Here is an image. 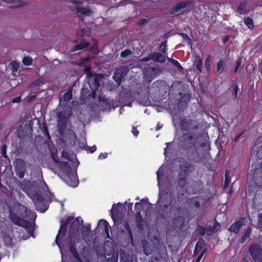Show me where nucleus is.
I'll return each mask as SVG.
<instances>
[{
    "mask_svg": "<svg viewBox=\"0 0 262 262\" xmlns=\"http://www.w3.org/2000/svg\"><path fill=\"white\" fill-rule=\"evenodd\" d=\"M190 3L188 1H182L178 3L171 10V14H174L180 11L181 9L186 8Z\"/></svg>",
    "mask_w": 262,
    "mask_h": 262,
    "instance_id": "13",
    "label": "nucleus"
},
{
    "mask_svg": "<svg viewBox=\"0 0 262 262\" xmlns=\"http://www.w3.org/2000/svg\"><path fill=\"white\" fill-rule=\"evenodd\" d=\"M66 181L70 186L75 187L78 185V180L77 177L73 171L67 174Z\"/></svg>",
    "mask_w": 262,
    "mask_h": 262,
    "instance_id": "9",
    "label": "nucleus"
},
{
    "mask_svg": "<svg viewBox=\"0 0 262 262\" xmlns=\"http://www.w3.org/2000/svg\"><path fill=\"white\" fill-rule=\"evenodd\" d=\"M253 262H262V250L257 244L252 245L249 248Z\"/></svg>",
    "mask_w": 262,
    "mask_h": 262,
    "instance_id": "5",
    "label": "nucleus"
},
{
    "mask_svg": "<svg viewBox=\"0 0 262 262\" xmlns=\"http://www.w3.org/2000/svg\"><path fill=\"white\" fill-rule=\"evenodd\" d=\"M241 62L239 60H238L236 63V66L235 69V72H236V71L237 70L238 68L241 66Z\"/></svg>",
    "mask_w": 262,
    "mask_h": 262,
    "instance_id": "55",
    "label": "nucleus"
},
{
    "mask_svg": "<svg viewBox=\"0 0 262 262\" xmlns=\"http://www.w3.org/2000/svg\"><path fill=\"white\" fill-rule=\"evenodd\" d=\"M238 91V88L237 85H235L234 88L233 95L235 98H236Z\"/></svg>",
    "mask_w": 262,
    "mask_h": 262,
    "instance_id": "50",
    "label": "nucleus"
},
{
    "mask_svg": "<svg viewBox=\"0 0 262 262\" xmlns=\"http://www.w3.org/2000/svg\"><path fill=\"white\" fill-rule=\"evenodd\" d=\"M16 174L19 178H23L26 171L27 163L22 159H16L13 162Z\"/></svg>",
    "mask_w": 262,
    "mask_h": 262,
    "instance_id": "1",
    "label": "nucleus"
},
{
    "mask_svg": "<svg viewBox=\"0 0 262 262\" xmlns=\"http://www.w3.org/2000/svg\"><path fill=\"white\" fill-rule=\"evenodd\" d=\"M72 114V111L71 108L68 110H64L61 111L57 114L58 120L63 122H65L69 118Z\"/></svg>",
    "mask_w": 262,
    "mask_h": 262,
    "instance_id": "12",
    "label": "nucleus"
},
{
    "mask_svg": "<svg viewBox=\"0 0 262 262\" xmlns=\"http://www.w3.org/2000/svg\"><path fill=\"white\" fill-rule=\"evenodd\" d=\"M245 219L241 218L234 224L232 225L229 228V230L230 232H234L235 233H238L240 230L241 227L245 224Z\"/></svg>",
    "mask_w": 262,
    "mask_h": 262,
    "instance_id": "11",
    "label": "nucleus"
},
{
    "mask_svg": "<svg viewBox=\"0 0 262 262\" xmlns=\"http://www.w3.org/2000/svg\"><path fill=\"white\" fill-rule=\"evenodd\" d=\"M194 170V167L189 163H185L181 167V176H186Z\"/></svg>",
    "mask_w": 262,
    "mask_h": 262,
    "instance_id": "15",
    "label": "nucleus"
},
{
    "mask_svg": "<svg viewBox=\"0 0 262 262\" xmlns=\"http://www.w3.org/2000/svg\"><path fill=\"white\" fill-rule=\"evenodd\" d=\"M184 222V217L182 216H179L177 217H175L172 221L173 225L177 227H180L182 226Z\"/></svg>",
    "mask_w": 262,
    "mask_h": 262,
    "instance_id": "22",
    "label": "nucleus"
},
{
    "mask_svg": "<svg viewBox=\"0 0 262 262\" xmlns=\"http://www.w3.org/2000/svg\"><path fill=\"white\" fill-rule=\"evenodd\" d=\"M6 149L7 146L6 145H3L1 148L2 154L4 157H6Z\"/></svg>",
    "mask_w": 262,
    "mask_h": 262,
    "instance_id": "43",
    "label": "nucleus"
},
{
    "mask_svg": "<svg viewBox=\"0 0 262 262\" xmlns=\"http://www.w3.org/2000/svg\"><path fill=\"white\" fill-rule=\"evenodd\" d=\"M96 150V147L95 146H93L91 147L90 151L91 152H93Z\"/></svg>",
    "mask_w": 262,
    "mask_h": 262,
    "instance_id": "57",
    "label": "nucleus"
},
{
    "mask_svg": "<svg viewBox=\"0 0 262 262\" xmlns=\"http://www.w3.org/2000/svg\"><path fill=\"white\" fill-rule=\"evenodd\" d=\"M244 22L249 29L251 30L254 28V22L251 18L249 17L244 18Z\"/></svg>",
    "mask_w": 262,
    "mask_h": 262,
    "instance_id": "25",
    "label": "nucleus"
},
{
    "mask_svg": "<svg viewBox=\"0 0 262 262\" xmlns=\"http://www.w3.org/2000/svg\"><path fill=\"white\" fill-rule=\"evenodd\" d=\"M196 69L201 72L203 69V62L201 60L199 59L196 65Z\"/></svg>",
    "mask_w": 262,
    "mask_h": 262,
    "instance_id": "38",
    "label": "nucleus"
},
{
    "mask_svg": "<svg viewBox=\"0 0 262 262\" xmlns=\"http://www.w3.org/2000/svg\"><path fill=\"white\" fill-rule=\"evenodd\" d=\"M208 60H206L205 61V64L206 66H207L208 65Z\"/></svg>",
    "mask_w": 262,
    "mask_h": 262,
    "instance_id": "64",
    "label": "nucleus"
},
{
    "mask_svg": "<svg viewBox=\"0 0 262 262\" xmlns=\"http://www.w3.org/2000/svg\"><path fill=\"white\" fill-rule=\"evenodd\" d=\"M153 60L160 63H164L166 61V59H167V55L164 53L160 52H155L152 54Z\"/></svg>",
    "mask_w": 262,
    "mask_h": 262,
    "instance_id": "16",
    "label": "nucleus"
},
{
    "mask_svg": "<svg viewBox=\"0 0 262 262\" xmlns=\"http://www.w3.org/2000/svg\"><path fill=\"white\" fill-rule=\"evenodd\" d=\"M147 22V19L146 18H143V19H141L140 21H139V25H143L145 23H146Z\"/></svg>",
    "mask_w": 262,
    "mask_h": 262,
    "instance_id": "54",
    "label": "nucleus"
},
{
    "mask_svg": "<svg viewBox=\"0 0 262 262\" xmlns=\"http://www.w3.org/2000/svg\"><path fill=\"white\" fill-rule=\"evenodd\" d=\"M33 200H34V204L36 207L39 205L40 203L43 202V198L41 195H34Z\"/></svg>",
    "mask_w": 262,
    "mask_h": 262,
    "instance_id": "27",
    "label": "nucleus"
},
{
    "mask_svg": "<svg viewBox=\"0 0 262 262\" xmlns=\"http://www.w3.org/2000/svg\"><path fill=\"white\" fill-rule=\"evenodd\" d=\"M9 215L11 221L15 225L28 228L31 224L30 222L15 215L12 211H10Z\"/></svg>",
    "mask_w": 262,
    "mask_h": 262,
    "instance_id": "6",
    "label": "nucleus"
},
{
    "mask_svg": "<svg viewBox=\"0 0 262 262\" xmlns=\"http://www.w3.org/2000/svg\"><path fill=\"white\" fill-rule=\"evenodd\" d=\"M203 245V241H198L196 244L195 249L194 250V255H196L199 254L201 250Z\"/></svg>",
    "mask_w": 262,
    "mask_h": 262,
    "instance_id": "26",
    "label": "nucleus"
},
{
    "mask_svg": "<svg viewBox=\"0 0 262 262\" xmlns=\"http://www.w3.org/2000/svg\"><path fill=\"white\" fill-rule=\"evenodd\" d=\"M16 207L17 209V214L23 218H27L30 215H31V219H35L36 217L35 212H31L30 210L27 209L25 206L20 204V203H17L15 204Z\"/></svg>",
    "mask_w": 262,
    "mask_h": 262,
    "instance_id": "4",
    "label": "nucleus"
},
{
    "mask_svg": "<svg viewBox=\"0 0 262 262\" xmlns=\"http://www.w3.org/2000/svg\"><path fill=\"white\" fill-rule=\"evenodd\" d=\"M44 83L43 81L41 79H38L35 80H34L33 83L32 85L33 86H39L40 85H42Z\"/></svg>",
    "mask_w": 262,
    "mask_h": 262,
    "instance_id": "37",
    "label": "nucleus"
},
{
    "mask_svg": "<svg viewBox=\"0 0 262 262\" xmlns=\"http://www.w3.org/2000/svg\"><path fill=\"white\" fill-rule=\"evenodd\" d=\"M251 232V230L250 228H248L246 230L243 236L242 237V238L241 239V243L242 244L244 243L249 238Z\"/></svg>",
    "mask_w": 262,
    "mask_h": 262,
    "instance_id": "28",
    "label": "nucleus"
},
{
    "mask_svg": "<svg viewBox=\"0 0 262 262\" xmlns=\"http://www.w3.org/2000/svg\"><path fill=\"white\" fill-rule=\"evenodd\" d=\"M162 204V207L163 210L167 214L171 212L173 210H174L171 205V200L165 201L164 196L160 194V197L158 200Z\"/></svg>",
    "mask_w": 262,
    "mask_h": 262,
    "instance_id": "7",
    "label": "nucleus"
},
{
    "mask_svg": "<svg viewBox=\"0 0 262 262\" xmlns=\"http://www.w3.org/2000/svg\"><path fill=\"white\" fill-rule=\"evenodd\" d=\"M195 206L196 207H198L199 206H200V203L199 202H195Z\"/></svg>",
    "mask_w": 262,
    "mask_h": 262,
    "instance_id": "61",
    "label": "nucleus"
},
{
    "mask_svg": "<svg viewBox=\"0 0 262 262\" xmlns=\"http://www.w3.org/2000/svg\"><path fill=\"white\" fill-rule=\"evenodd\" d=\"M211 225H208L207 227V234L209 235H211L213 232H217L220 228V225L219 223H215L212 227V230H210Z\"/></svg>",
    "mask_w": 262,
    "mask_h": 262,
    "instance_id": "23",
    "label": "nucleus"
},
{
    "mask_svg": "<svg viewBox=\"0 0 262 262\" xmlns=\"http://www.w3.org/2000/svg\"><path fill=\"white\" fill-rule=\"evenodd\" d=\"M180 35L182 36V38L184 39L187 40L188 42H190V39L189 38L188 36L186 34L182 33L180 34Z\"/></svg>",
    "mask_w": 262,
    "mask_h": 262,
    "instance_id": "47",
    "label": "nucleus"
},
{
    "mask_svg": "<svg viewBox=\"0 0 262 262\" xmlns=\"http://www.w3.org/2000/svg\"><path fill=\"white\" fill-rule=\"evenodd\" d=\"M72 97V92L68 91L63 96L61 97L59 99L60 105L64 106L67 105V103L71 99Z\"/></svg>",
    "mask_w": 262,
    "mask_h": 262,
    "instance_id": "14",
    "label": "nucleus"
},
{
    "mask_svg": "<svg viewBox=\"0 0 262 262\" xmlns=\"http://www.w3.org/2000/svg\"><path fill=\"white\" fill-rule=\"evenodd\" d=\"M38 210H39L41 212H44L45 211H46V209H37Z\"/></svg>",
    "mask_w": 262,
    "mask_h": 262,
    "instance_id": "63",
    "label": "nucleus"
},
{
    "mask_svg": "<svg viewBox=\"0 0 262 262\" xmlns=\"http://www.w3.org/2000/svg\"><path fill=\"white\" fill-rule=\"evenodd\" d=\"M73 220V217H68L64 222L61 221L60 224V228L59 230L58 233L56 236L55 243L59 247V249H60L61 253H62V251L61 249V247L60 246V244L59 243V241L62 238L66 232L68 225L69 223H70L72 220Z\"/></svg>",
    "mask_w": 262,
    "mask_h": 262,
    "instance_id": "2",
    "label": "nucleus"
},
{
    "mask_svg": "<svg viewBox=\"0 0 262 262\" xmlns=\"http://www.w3.org/2000/svg\"><path fill=\"white\" fill-rule=\"evenodd\" d=\"M162 168L160 167L159 170L157 172V180L158 181V183L159 184V180H160V176L161 174H162V173L161 172Z\"/></svg>",
    "mask_w": 262,
    "mask_h": 262,
    "instance_id": "49",
    "label": "nucleus"
},
{
    "mask_svg": "<svg viewBox=\"0 0 262 262\" xmlns=\"http://www.w3.org/2000/svg\"><path fill=\"white\" fill-rule=\"evenodd\" d=\"M23 62L26 66H30L32 63V59L29 57H25L23 58Z\"/></svg>",
    "mask_w": 262,
    "mask_h": 262,
    "instance_id": "34",
    "label": "nucleus"
},
{
    "mask_svg": "<svg viewBox=\"0 0 262 262\" xmlns=\"http://www.w3.org/2000/svg\"><path fill=\"white\" fill-rule=\"evenodd\" d=\"M132 133L136 137H137L139 134L138 130H137L135 127H133Z\"/></svg>",
    "mask_w": 262,
    "mask_h": 262,
    "instance_id": "52",
    "label": "nucleus"
},
{
    "mask_svg": "<svg viewBox=\"0 0 262 262\" xmlns=\"http://www.w3.org/2000/svg\"><path fill=\"white\" fill-rule=\"evenodd\" d=\"M142 247H143V249L149 247L148 243L147 241L145 239H143L142 241Z\"/></svg>",
    "mask_w": 262,
    "mask_h": 262,
    "instance_id": "46",
    "label": "nucleus"
},
{
    "mask_svg": "<svg viewBox=\"0 0 262 262\" xmlns=\"http://www.w3.org/2000/svg\"><path fill=\"white\" fill-rule=\"evenodd\" d=\"M167 41L166 40L163 41L160 46V51L164 54L167 55Z\"/></svg>",
    "mask_w": 262,
    "mask_h": 262,
    "instance_id": "29",
    "label": "nucleus"
},
{
    "mask_svg": "<svg viewBox=\"0 0 262 262\" xmlns=\"http://www.w3.org/2000/svg\"><path fill=\"white\" fill-rule=\"evenodd\" d=\"M125 71V69L123 68H118L116 69L115 74L113 75V78L117 81L119 84L122 81L123 78V74Z\"/></svg>",
    "mask_w": 262,
    "mask_h": 262,
    "instance_id": "17",
    "label": "nucleus"
},
{
    "mask_svg": "<svg viewBox=\"0 0 262 262\" xmlns=\"http://www.w3.org/2000/svg\"><path fill=\"white\" fill-rule=\"evenodd\" d=\"M20 100V97H17L13 100V102H18Z\"/></svg>",
    "mask_w": 262,
    "mask_h": 262,
    "instance_id": "58",
    "label": "nucleus"
},
{
    "mask_svg": "<svg viewBox=\"0 0 262 262\" xmlns=\"http://www.w3.org/2000/svg\"><path fill=\"white\" fill-rule=\"evenodd\" d=\"M61 169L64 173H66V176L67 174L72 172L73 171L71 169L70 165L66 162H61L60 164Z\"/></svg>",
    "mask_w": 262,
    "mask_h": 262,
    "instance_id": "20",
    "label": "nucleus"
},
{
    "mask_svg": "<svg viewBox=\"0 0 262 262\" xmlns=\"http://www.w3.org/2000/svg\"><path fill=\"white\" fill-rule=\"evenodd\" d=\"M132 53V52L129 50H125L121 52V56L122 57H126L128 56L131 55Z\"/></svg>",
    "mask_w": 262,
    "mask_h": 262,
    "instance_id": "36",
    "label": "nucleus"
},
{
    "mask_svg": "<svg viewBox=\"0 0 262 262\" xmlns=\"http://www.w3.org/2000/svg\"><path fill=\"white\" fill-rule=\"evenodd\" d=\"M126 229L127 230V231L129 232L130 235V237H132V232L130 230V228H129V226L128 224H126V226H125Z\"/></svg>",
    "mask_w": 262,
    "mask_h": 262,
    "instance_id": "53",
    "label": "nucleus"
},
{
    "mask_svg": "<svg viewBox=\"0 0 262 262\" xmlns=\"http://www.w3.org/2000/svg\"><path fill=\"white\" fill-rule=\"evenodd\" d=\"M162 125H160V124H157L156 130H159L160 128H162Z\"/></svg>",
    "mask_w": 262,
    "mask_h": 262,
    "instance_id": "60",
    "label": "nucleus"
},
{
    "mask_svg": "<svg viewBox=\"0 0 262 262\" xmlns=\"http://www.w3.org/2000/svg\"><path fill=\"white\" fill-rule=\"evenodd\" d=\"M191 122V121L186 118L182 119L180 123L181 129L184 130H188L190 128L189 125Z\"/></svg>",
    "mask_w": 262,
    "mask_h": 262,
    "instance_id": "21",
    "label": "nucleus"
},
{
    "mask_svg": "<svg viewBox=\"0 0 262 262\" xmlns=\"http://www.w3.org/2000/svg\"><path fill=\"white\" fill-rule=\"evenodd\" d=\"M253 178L255 183L259 187H262V168L254 171Z\"/></svg>",
    "mask_w": 262,
    "mask_h": 262,
    "instance_id": "10",
    "label": "nucleus"
},
{
    "mask_svg": "<svg viewBox=\"0 0 262 262\" xmlns=\"http://www.w3.org/2000/svg\"><path fill=\"white\" fill-rule=\"evenodd\" d=\"M198 231L200 234L204 235L205 234L206 231L207 232V229L204 226H199L198 228Z\"/></svg>",
    "mask_w": 262,
    "mask_h": 262,
    "instance_id": "35",
    "label": "nucleus"
},
{
    "mask_svg": "<svg viewBox=\"0 0 262 262\" xmlns=\"http://www.w3.org/2000/svg\"><path fill=\"white\" fill-rule=\"evenodd\" d=\"M69 7L72 9H76L79 13L84 16H89L91 13L89 9L81 7L79 4L75 2H70Z\"/></svg>",
    "mask_w": 262,
    "mask_h": 262,
    "instance_id": "8",
    "label": "nucleus"
},
{
    "mask_svg": "<svg viewBox=\"0 0 262 262\" xmlns=\"http://www.w3.org/2000/svg\"><path fill=\"white\" fill-rule=\"evenodd\" d=\"M246 2H241L238 7V10L240 11L241 13H245L247 10L245 7Z\"/></svg>",
    "mask_w": 262,
    "mask_h": 262,
    "instance_id": "31",
    "label": "nucleus"
},
{
    "mask_svg": "<svg viewBox=\"0 0 262 262\" xmlns=\"http://www.w3.org/2000/svg\"><path fill=\"white\" fill-rule=\"evenodd\" d=\"M133 203H130L128 204L127 207L128 209L132 210Z\"/></svg>",
    "mask_w": 262,
    "mask_h": 262,
    "instance_id": "59",
    "label": "nucleus"
},
{
    "mask_svg": "<svg viewBox=\"0 0 262 262\" xmlns=\"http://www.w3.org/2000/svg\"><path fill=\"white\" fill-rule=\"evenodd\" d=\"M3 1L12 4L10 7L11 8H17L25 5V3L22 0H3Z\"/></svg>",
    "mask_w": 262,
    "mask_h": 262,
    "instance_id": "18",
    "label": "nucleus"
},
{
    "mask_svg": "<svg viewBox=\"0 0 262 262\" xmlns=\"http://www.w3.org/2000/svg\"><path fill=\"white\" fill-rule=\"evenodd\" d=\"M107 153H106V152L101 153L99 155V159H105L107 157Z\"/></svg>",
    "mask_w": 262,
    "mask_h": 262,
    "instance_id": "51",
    "label": "nucleus"
},
{
    "mask_svg": "<svg viewBox=\"0 0 262 262\" xmlns=\"http://www.w3.org/2000/svg\"><path fill=\"white\" fill-rule=\"evenodd\" d=\"M142 207V204H141V203L140 202H137L135 204V207L136 208H139L140 209H141Z\"/></svg>",
    "mask_w": 262,
    "mask_h": 262,
    "instance_id": "56",
    "label": "nucleus"
},
{
    "mask_svg": "<svg viewBox=\"0 0 262 262\" xmlns=\"http://www.w3.org/2000/svg\"><path fill=\"white\" fill-rule=\"evenodd\" d=\"M85 70L87 73V80L92 92L94 93L97 90L99 86V79L97 75H93L89 72V69L86 68Z\"/></svg>",
    "mask_w": 262,
    "mask_h": 262,
    "instance_id": "3",
    "label": "nucleus"
},
{
    "mask_svg": "<svg viewBox=\"0 0 262 262\" xmlns=\"http://www.w3.org/2000/svg\"><path fill=\"white\" fill-rule=\"evenodd\" d=\"M84 229H86L87 230V231H88L89 230V228H86L85 227H83L82 229H81V233L83 232V231Z\"/></svg>",
    "mask_w": 262,
    "mask_h": 262,
    "instance_id": "62",
    "label": "nucleus"
},
{
    "mask_svg": "<svg viewBox=\"0 0 262 262\" xmlns=\"http://www.w3.org/2000/svg\"><path fill=\"white\" fill-rule=\"evenodd\" d=\"M167 60L168 61L171 62L173 65L177 66V67L179 69H182V67L180 64V63L176 60L170 58H167Z\"/></svg>",
    "mask_w": 262,
    "mask_h": 262,
    "instance_id": "32",
    "label": "nucleus"
},
{
    "mask_svg": "<svg viewBox=\"0 0 262 262\" xmlns=\"http://www.w3.org/2000/svg\"><path fill=\"white\" fill-rule=\"evenodd\" d=\"M224 65L223 61L222 60H220L217 64L216 66V72H219L222 70Z\"/></svg>",
    "mask_w": 262,
    "mask_h": 262,
    "instance_id": "41",
    "label": "nucleus"
},
{
    "mask_svg": "<svg viewBox=\"0 0 262 262\" xmlns=\"http://www.w3.org/2000/svg\"><path fill=\"white\" fill-rule=\"evenodd\" d=\"M89 45V43L88 42L83 41L79 44H78L76 46V48H75V50L77 51V50H82L83 49H84V48H86Z\"/></svg>",
    "mask_w": 262,
    "mask_h": 262,
    "instance_id": "30",
    "label": "nucleus"
},
{
    "mask_svg": "<svg viewBox=\"0 0 262 262\" xmlns=\"http://www.w3.org/2000/svg\"><path fill=\"white\" fill-rule=\"evenodd\" d=\"M230 182V178L229 177V173L228 171H226L225 173V180L224 183V187H227L228 186L229 183Z\"/></svg>",
    "mask_w": 262,
    "mask_h": 262,
    "instance_id": "33",
    "label": "nucleus"
},
{
    "mask_svg": "<svg viewBox=\"0 0 262 262\" xmlns=\"http://www.w3.org/2000/svg\"><path fill=\"white\" fill-rule=\"evenodd\" d=\"M98 226L104 229L106 234L108 233V224L105 220H100L98 223Z\"/></svg>",
    "mask_w": 262,
    "mask_h": 262,
    "instance_id": "24",
    "label": "nucleus"
},
{
    "mask_svg": "<svg viewBox=\"0 0 262 262\" xmlns=\"http://www.w3.org/2000/svg\"><path fill=\"white\" fill-rule=\"evenodd\" d=\"M150 60H153V56H152V54H150V55H149L147 57H145V58H143L142 59H140V61H142V62H147V61H148Z\"/></svg>",
    "mask_w": 262,
    "mask_h": 262,
    "instance_id": "40",
    "label": "nucleus"
},
{
    "mask_svg": "<svg viewBox=\"0 0 262 262\" xmlns=\"http://www.w3.org/2000/svg\"><path fill=\"white\" fill-rule=\"evenodd\" d=\"M13 72H17L18 69L19 64L15 61L11 62Z\"/></svg>",
    "mask_w": 262,
    "mask_h": 262,
    "instance_id": "39",
    "label": "nucleus"
},
{
    "mask_svg": "<svg viewBox=\"0 0 262 262\" xmlns=\"http://www.w3.org/2000/svg\"><path fill=\"white\" fill-rule=\"evenodd\" d=\"M83 220L80 217H77L72 223L70 229L74 228V230L78 232L79 226L83 224Z\"/></svg>",
    "mask_w": 262,
    "mask_h": 262,
    "instance_id": "19",
    "label": "nucleus"
},
{
    "mask_svg": "<svg viewBox=\"0 0 262 262\" xmlns=\"http://www.w3.org/2000/svg\"><path fill=\"white\" fill-rule=\"evenodd\" d=\"M205 252H206V250H204L202 252V253L200 254V255L198 256L195 262H200V261L201 260V258H202V257L203 256V255Z\"/></svg>",
    "mask_w": 262,
    "mask_h": 262,
    "instance_id": "48",
    "label": "nucleus"
},
{
    "mask_svg": "<svg viewBox=\"0 0 262 262\" xmlns=\"http://www.w3.org/2000/svg\"><path fill=\"white\" fill-rule=\"evenodd\" d=\"M143 251H144V253L146 255H149L151 253V250L149 247H147L146 248L144 249Z\"/></svg>",
    "mask_w": 262,
    "mask_h": 262,
    "instance_id": "45",
    "label": "nucleus"
},
{
    "mask_svg": "<svg viewBox=\"0 0 262 262\" xmlns=\"http://www.w3.org/2000/svg\"><path fill=\"white\" fill-rule=\"evenodd\" d=\"M258 219L259 226L262 229V213L258 214Z\"/></svg>",
    "mask_w": 262,
    "mask_h": 262,
    "instance_id": "44",
    "label": "nucleus"
},
{
    "mask_svg": "<svg viewBox=\"0 0 262 262\" xmlns=\"http://www.w3.org/2000/svg\"><path fill=\"white\" fill-rule=\"evenodd\" d=\"M186 184V180L185 178H181L178 181V184L180 186H183Z\"/></svg>",
    "mask_w": 262,
    "mask_h": 262,
    "instance_id": "42",
    "label": "nucleus"
}]
</instances>
